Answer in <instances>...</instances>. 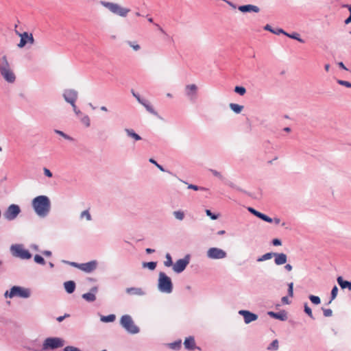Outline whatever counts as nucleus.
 <instances>
[{
	"mask_svg": "<svg viewBox=\"0 0 351 351\" xmlns=\"http://www.w3.org/2000/svg\"><path fill=\"white\" fill-rule=\"evenodd\" d=\"M72 106L73 110L76 115L79 116V115L82 114V112L77 108L75 104L74 106Z\"/></svg>",
	"mask_w": 351,
	"mask_h": 351,
	"instance_id": "60",
	"label": "nucleus"
},
{
	"mask_svg": "<svg viewBox=\"0 0 351 351\" xmlns=\"http://www.w3.org/2000/svg\"><path fill=\"white\" fill-rule=\"evenodd\" d=\"M234 92L240 95H244L246 93V89L243 86H237L234 88Z\"/></svg>",
	"mask_w": 351,
	"mask_h": 351,
	"instance_id": "42",
	"label": "nucleus"
},
{
	"mask_svg": "<svg viewBox=\"0 0 351 351\" xmlns=\"http://www.w3.org/2000/svg\"><path fill=\"white\" fill-rule=\"evenodd\" d=\"M337 282L342 289H348L351 291V282L344 280L341 276L337 278Z\"/></svg>",
	"mask_w": 351,
	"mask_h": 351,
	"instance_id": "24",
	"label": "nucleus"
},
{
	"mask_svg": "<svg viewBox=\"0 0 351 351\" xmlns=\"http://www.w3.org/2000/svg\"><path fill=\"white\" fill-rule=\"evenodd\" d=\"M64 351H82V350H81L78 348L71 346H68L64 348Z\"/></svg>",
	"mask_w": 351,
	"mask_h": 351,
	"instance_id": "55",
	"label": "nucleus"
},
{
	"mask_svg": "<svg viewBox=\"0 0 351 351\" xmlns=\"http://www.w3.org/2000/svg\"><path fill=\"white\" fill-rule=\"evenodd\" d=\"M100 4L112 13L121 17L127 16L128 14L130 12L129 8L121 7L119 4L116 3L101 1Z\"/></svg>",
	"mask_w": 351,
	"mask_h": 351,
	"instance_id": "5",
	"label": "nucleus"
},
{
	"mask_svg": "<svg viewBox=\"0 0 351 351\" xmlns=\"http://www.w3.org/2000/svg\"><path fill=\"white\" fill-rule=\"evenodd\" d=\"M288 295L291 297L293 295V283L290 282L288 284Z\"/></svg>",
	"mask_w": 351,
	"mask_h": 351,
	"instance_id": "56",
	"label": "nucleus"
},
{
	"mask_svg": "<svg viewBox=\"0 0 351 351\" xmlns=\"http://www.w3.org/2000/svg\"><path fill=\"white\" fill-rule=\"evenodd\" d=\"M16 33L21 38L20 42L17 45L18 47L23 48L28 43L30 45H33L34 43V38L32 34H29L27 32L20 33L17 31H16Z\"/></svg>",
	"mask_w": 351,
	"mask_h": 351,
	"instance_id": "13",
	"label": "nucleus"
},
{
	"mask_svg": "<svg viewBox=\"0 0 351 351\" xmlns=\"http://www.w3.org/2000/svg\"><path fill=\"white\" fill-rule=\"evenodd\" d=\"M62 97L66 102L71 104V106H74L78 98V92L72 88L64 89Z\"/></svg>",
	"mask_w": 351,
	"mask_h": 351,
	"instance_id": "10",
	"label": "nucleus"
},
{
	"mask_svg": "<svg viewBox=\"0 0 351 351\" xmlns=\"http://www.w3.org/2000/svg\"><path fill=\"white\" fill-rule=\"evenodd\" d=\"M191 256L186 254L183 258L178 260L173 265V270L178 274L182 272L189 265Z\"/></svg>",
	"mask_w": 351,
	"mask_h": 351,
	"instance_id": "11",
	"label": "nucleus"
},
{
	"mask_svg": "<svg viewBox=\"0 0 351 351\" xmlns=\"http://www.w3.org/2000/svg\"><path fill=\"white\" fill-rule=\"evenodd\" d=\"M184 347L188 349L193 350L195 348V341L193 337H186L184 341Z\"/></svg>",
	"mask_w": 351,
	"mask_h": 351,
	"instance_id": "23",
	"label": "nucleus"
},
{
	"mask_svg": "<svg viewBox=\"0 0 351 351\" xmlns=\"http://www.w3.org/2000/svg\"><path fill=\"white\" fill-rule=\"evenodd\" d=\"M97 291H98L97 287H96V286L93 287L90 289V292L82 294V297L86 301H87L88 302H93L95 301V300H96L95 295L97 293Z\"/></svg>",
	"mask_w": 351,
	"mask_h": 351,
	"instance_id": "16",
	"label": "nucleus"
},
{
	"mask_svg": "<svg viewBox=\"0 0 351 351\" xmlns=\"http://www.w3.org/2000/svg\"><path fill=\"white\" fill-rule=\"evenodd\" d=\"M165 258H166V260L164 262L165 266L169 267L173 265L172 258H171L170 254H169V253L166 254Z\"/></svg>",
	"mask_w": 351,
	"mask_h": 351,
	"instance_id": "38",
	"label": "nucleus"
},
{
	"mask_svg": "<svg viewBox=\"0 0 351 351\" xmlns=\"http://www.w3.org/2000/svg\"><path fill=\"white\" fill-rule=\"evenodd\" d=\"M267 314L271 317L279 319L280 321H286L288 318L287 313L285 310L276 313L274 311H269Z\"/></svg>",
	"mask_w": 351,
	"mask_h": 351,
	"instance_id": "18",
	"label": "nucleus"
},
{
	"mask_svg": "<svg viewBox=\"0 0 351 351\" xmlns=\"http://www.w3.org/2000/svg\"><path fill=\"white\" fill-rule=\"evenodd\" d=\"M125 292L131 295L142 296L145 295V291L140 287H129L125 289Z\"/></svg>",
	"mask_w": 351,
	"mask_h": 351,
	"instance_id": "21",
	"label": "nucleus"
},
{
	"mask_svg": "<svg viewBox=\"0 0 351 351\" xmlns=\"http://www.w3.org/2000/svg\"><path fill=\"white\" fill-rule=\"evenodd\" d=\"M239 314L243 317L244 322L246 324L256 321L258 319V315L256 314L247 310H240L239 311Z\"/></svg>",
	"mask_w": 351,
	"mask_h": 351,
	"instance_id": "14",
	"label": "nucleus"
},
{
	"mask_svg": "<svg viewBox=\"0 0 351 351\" xmlns=\"http://www.w3.org/2000/svg\"><path fill=\"white\" fill-rule=\"evenodd\" d=\"M64 345V340L60 337H47L44 340L41 349L33 346H29L27 349L32 351H49L62 348Z\"/></svg>",
	"mask_w": 351,
	"mask_h": 351,
	"instance_id": "2",
	"label": "nucleus"
},
{
	"mask_svg": "<svg viewBox=\"0 0 351 351\" xmlns=\"http://www.w3.org/2000/svg\"><path fill=\"white\" fill-rule=\"evenodd\" d=\"M140 104L143 105L149 113L156 116L158 114L156 111L154 109V108L150 105L149 101H147L146 99H142L141 102H140Z\"/></svg>",
	"mask_w": 351,
	"mask_h": 351,
	"instance_id": "29",
	"label": "nucleus"
},
{
	"mask_svg": "<svg viewBox=\"0 0 351 351\" xmlns=\"http://www.w3.org/2000/svg\"><path fill=\"white\" fill-rule=\"evenodd\" d=\"M63 263L80 269L81 263H77L75 262H70V261H63Z\"/></svg>",
	"mask_w": 351,
	"mask_h": 351,
	"instance_id": "53",
	"label": "nucleus"
},
{
	"mask_svg": "<svg viewBox=\"0 0 351 351\" xmlns=\"http://www.w3.org/2000/svg\"><path fill=\"white\" fill-rule=\"evenodd\" d=\"M339 0H329V3L337 7L339 5Z\"/></svg>",
	"mask_w": 351,
	"mask_h": 351,
	"instance_id": "63",
	"label": "nucleus"
},
{
	"mask_svg": "<svg viewBox=\"0 0 351 351\" xmlns=\"http://www.w3.org/2000/svg\"><path fill=\"white\" fill-rule=\"evenodd\" d=\"M32 206L38 216L44 218L51 210V202L46 195H39L33 199Z\"/></svg>",
	"mask_w": 351,
	"mask_h": 351,
	"instance_id": "1",
	"label": "nucleus"
},
{
	"mask_svg": "<svg viewBox=\"0 0 351 351\" xmlns=\"http://www.w3.org/2000/svg\"><path fill=\"white\" fill-rule=\"evenodd\" d=\"M34 261L38 263L44 265L45 264V259L39 254H36L34 256Z\"/></svg>",
	"mask_w": 351,
	"mask_h": 351,
	"instance_id": "45",
	"label": "nucleus"
},
{
	"mask_svg": "<svg viewBox=\"0 0 351 351\" xmlns=\"http://www.w3.org/2000/svg\"><path fill=\"white\" fill-rule=\"evenodd\" d=\"M206 256L210 259H223L227 256V253L218 247H210L206 252Z\"/></svg>",
	"mask_w": 351,
	"mask_h": 351,
	"instance_id": "12",
	"label": "nucleus"
},
{
	"mask_svg": "<svg viewBox=\"0 0 351 351\" xmlns=\"http://www.w3.org/2000/svg\"><path fill=\"white\" fill-rule=\"evenodd\" d=\"M127 44L130 47H132L134 51H138L141 49L140 45L135 42H132V41L128 40Z\"/></svg>",
	"mask_w": 351,
	"mask_h": 351,
	"instance_id": "46",
	"label": "nucleus"
},
{
	"mask_svg": "<svg viewBox=\"0 0 351 351\" xmlns=\"http://www.w3.org/2000/svg\"><path fill=\"white\" fill-rule=\"evenodd\" d=\"M54 132L56 134H59L60 136H62L64 138H65L66 140H69V141H73V138L72 137H71L70 136L67 135L66 134H65L62 131H60V130H55Z\"/></svg>",
	"mask_w": 351,
	"mask_h": 351,
	"instance_id": "43",
	"label": "nucleus"
},
{
	"mask_svg": "<svg viewBox=\"0 0 351 351\" xmlns=\"http://www.w3.org/2000/svg\"><path fill=\"white\" fill-rule=\"evenodd\" d=\"M278 348V341L277 339L274 340L269 346L267 347L269 350H277Z\"/></svg>",
	"mask_w": 351,
	"mask_h": 351,
	"instance_id": "39",
	"label": "nucleus"
},
{
	"mask_svg": "<svg viewBox=\"0 0 351 351\" xmlns=\"http://www.w3.org/2000/svg\"><path fill=\"white\" fill-rule=\"evenodd\" d=\"M10 252L14 257L20 258L23 260H27L32 258V254L29 250L23 248L21 244H14L10 247Z\"/></svg>",
	"mask_w": 351,
	"mask_h": 351,
	"instance_id": "7",
	"label": "nucleus"
},
{
	"mask_svg": "<svg viewBox=\"0 0 351 351\" xmlns=\"http://www.w3.org/2000/svg\"><path fill=\"white\" fill-rule=\"evenodd\" d=\"M188 189H193V190H195V191H206L207 189L204 187H201V186H198L197 185H195V184H190L188 185Z\"/></svg>",
	"mask_w": 351,
	"mask_h": 351,
	"instance_id": "51",
	"label": "nucleus"
},
{
	"mask_svg": "<svg viewBox=\"0 0 351 351\" xmlns=\"http://www.w3.org/2000/svg\"><path fill=\"white\" fill-rule=\"evenodd\" d=\"M158 289L160 292L168 294L173 291V286L171 279L162 271L158 275Z\"/></svg>",
	"mask_w": 351,
	"mask_h": 351,
	"instance_id": "4",
	"label": "nucleus"
},
{
	"mask_svg": "<svg viewBox=\"0 0 351 351\" xmlns=\"http://www.w3.org/2000/svg\"><path fill=\"white\" fill-rule=\"evenodd\" d=\"M140 104L143 105L149 113L156 116L158 114L156 111L154 109V108L150 105L149 101H147L146 99H142L141 102H140Z\"/></svg>",
	"mask_w": 351,
	"mask_h": 351,
	"instance_id": "27",
	"label": "nucleus"
},
{
	"mask_svg": "<svg viewBox=\"0 0 351 351\" xmlns=\"http://www.w3.org/2000/svg\"><path fill=\"white\" fill-rule=\"evenodd\" d=\"M274 255H275V252L266 253V254H263V256H261V257H259L257 259V261L262 262V261H265L271 259L272 257H274Z\"/></svg>",
	"mask_w": 351,
	"mask_h": 351,
	"instance_id": "35",
	"label": "nucleus"
},
{
	"mask_svg": "<svg viewBox=\"0 0 351 351\" xmlns=\"http://www.w3.org/2000/svg\"><path fill=\"white\" fill-rule=\"evenodd\" d=\"M140 104L143 105L149 113L156 116L158 114L156 111L154 109V108L150 105L149 101H147L146 99H142L141 102H140Z\"/></svg>",
	"mask_w": 351,
	"mask_h": 351,
	"instance_id": "26",
	"label": "nucleus"
},
{
	"mask_svg": "<svg viewBox=\"0 0 351 351\" xmlns=\"http://www.w3.org/2000/svg\"><path fill=\"white\" fill-rule=\"evenodd\" d=\"M80 121L86 127H89L90 125V120L88 115H84L81 117Z\"/></svg>",
	"mask_w": 351,
	"mask_h": 351,
	"instance_id": "41",
	"label": "nucleus"
},
{
	"mask_svg": "<svg viewBox=\"0 0 351 351\" xmlns=\"http://www.w3.org/2000/svg\"><path fill=\"white\" fill-rule=\"evenodd\" d=\"M140 104L143 105L149 113L156 116L158 114L156 111L154 109V108L150 105L149 101H147L146 99H142L141 102H140Z\"/></svg>",
	"mask_w": 351,
	"mask_h": 351,
	"instance_id": "28",
	"label": "nucleus"
},
{
	"mask_svg": "<svg viewBox=\"0 0 351 351\" xmlns=\"http://www.w3.org/2000/svg\"><path fill=\"white\" fill-rule=\"evenodd\" d=\"M281 302L283 304H289L291 303V301L289 300L287 296L282 297Z\"/></svg>",
	"mask_w": 351,
	"mask_h": 351,
	"instance_id": "61",
	"label": "nucleus"
},
{
	"mask_svg": "<svg viewBox=\"0 0 351 351\" xmlns=\"http://www.w3.org/2000/svg\"><path fill=\"white\" fill-rule=\"evenodd\" d=\"M70 317V315L68 313H65L63 316H59L56 318V320L58 322H62L65 318Z\"/></svg>",
	"mask_w": 351,
	"mask_h": 351,
	"instance_id": "59",
	"label": "nucleus"
},
{
	"mask_svg": "<svg viewBox=\"0 0 351 351\" xmlns=\"http://www.w3.org/2000/svg\"><path fill=\"white\" fill-rule=\"evenodd\" d=\"M31 295V291L28 288L19 286H13L10 290L9 298L19 297L21 298H28Z\"/></svg>",
	"mask_w": 351,
	"mask_h": 351,
	"instance_id": "8",
	"label": "nucleus"
},
{
	"mask_svg": "<svg viewBox=\"0 0 351 351\" xmlns=\"http://www.w3.org/2000/svg\"><path fill=\"white\" fill-rule=\"evenodd\" d=\"M21 210L19 205L11 204L3 213V217L8 221L14 220L21 213Z\"/></svg>",
	"mask_w": 351,
	"mask_h": 351,
	"instance_id": "9",
	"label": "nucleus"
},
{
	"mask_svg": "<svg viewBox=\"0 0 351 351\" xmlns=\"http://www.w3.org/2000/svg\"><path fill=\"white\" fill-rule=\"evenodd\" d=\"M97 266V261H91L88 263H81L80 269L86 273H90L96 269Z\"/></svg>",
	"mask_w": 351,
	"mask_h": 351,
	"instance_id": "15",
	"label": "nucleus"
},
{
	"mask_svg": "<svg viewBox=\"0 0 351 351\" xmlns=\"http://www.w3.org/2000/svg\"><path fill=\"white\" fill-rule=\"evenodd\" d=\"M173 215L176 219L179 221H182L185 217L184 212L180 210L173 211Z\"/></svg>",
	"mask_w": 351,
	"mask_h": 351,
	"instance_id": "34",
	"label": "nucleus"
},
{
	"mask_svg": "<svg viewBox=\"0 0 351 351\" xmlns=\"http://www.w3.org/2000/svg\"><path fill=\"white\" fill-rule=\"evenodd\" d=\"M238 9L242 12H258L260 11V8L258 6L251 4L240 5Z\"/></svg>",
	"mask_w": 351,
	"mask_h": 351,
	"instance_id": "19",
	"label": "nucleus"
},
{
	"mask_svg": "<svg viewBox=\"0 0 351 351\" xmlns=\"http://www.w3.org/2000/svg\"><path fill=\"white\" fill-rule=\"evenodd\" d=\"M322 310H323L324 315L325 317H330V316H332V311L331 309H330V308H322Z\"/></svg>",
	"mask_w": 351,
	"mask_h": 351,
	"instance_id": "57",
	"label": "nucleus"
},
{
	"mask_svg": "<svg viewBox=\"0 0 351 351\" xmlns=\"http://www.w3.org/2000/svg\"><path fill=\"white\" fill-rule=\"evenodd\" d=\"M247 210L253 214L254 215H255L256 217H258L259 219L266 221V222H268V223H272L273 222V219H271V217H268L267 215L256 210V209H254V208H252V207H248L247 208Z\"/></svg>",
	"mask_w": 351,
	"mask_h": 351,
	"instance_id": "17",
	"label": "nucleus"
},
{
	"mask_svg": "<svg viewBox=\"0 0 351 351\" xmlns=\"http://www.w3.org/2000/svg\"><path fill=\"white\" fill-rule=\"evenodd\" d=\"M230 109L237 114H239L243 109V106L237 104L231 103L229 105Z\"/></svg>",
	"mask_w": 351,
	"mask_h": 351,
	"instance_id": "32",
	"label": "nucleus"
},
{
	"mask_svg": "<svg viewBox=\"0 0 351 351\" xmlns=\"http://www.w3.org/2000/svg\"><path fill=\"white\" fill-rule=\"evenodd\" d=\"M274 257L275 258L274 262L275 264L277 265H281L287 263V256L284 253H276L275 255H274Z\"/></svg>",
	"mask_w": 351,
	"mask_h": 351,
	"instance_id": "22",
	"label": "nucleus"
},
{
	"mask_svg": "<svg viewBox=\"0 0 351 351\" xmlns=\"http://www.w3.org/2000/svg\"><path fill=\"white\" fill-rule=\"evenodd\" d=\"M156 265H157V263L154 262V261L143 263V267H144V268L147 267L150 270L155 269L156 267Z\"/></svg>",
	"mask_w": 351,
	"mask_h": 351,
	"instance_id": "36",
	"label": "nucleus"
},
{
	"mask_svg": "<svg viewBox=\"0 0 351 351\" xmlns=\"http://www.w3.org/2000/svg\"><path fill=\"white\" fill-rule=\"evenodd\" d=\"M149 162L155 165L161 171L168 172L169 173L172 174V173H171L170 171L165 169L164 167L162 165H160V164H158L154 159L149 158Z\"/></svg>",
	"mask_w": 351,
	"mask_h": 351,
	"instance_id": "37",
	"label": "nucleus"
},
{
	"mask_svg": "<svg viewBox=\"0 0 351 351\" xmlns=\"http://www.w3.org/2000/svg\"><path fill=\"white\" fill-rule=\"evenodd\" d=\"M272 244L275 246L281 245L282 242L279 239H274L272 240Z\"/></svg>",
	"mask_w": 351,
	"mask_h": 351,
	"instance_id": "62",
	"label": "nucleus"
},
{
	"mask_svg": "<svg viewBox=\"0 0 351 351\" xmlns=\"http://www.w3.org/2000/svg\"><path fill=\"white\" fill-rule=\"evenodd\" d=\"M80 217L81 218H84V217H86V219L88 220V221H90L91 220V215L90 214V213L88 212V210H84L81 213V215H80Z\"/></svg>",
	"mask_w": 351,
	"mask_h": 351,
	"instance_id": "50",
	"label": "nucleus"
},
{
	"mask_svg": "<svg viewBox=\"0 0 351 351\" xmlns=\"http://www.w3.org/2000/svg\"><path fill=\"white\" fill-rule=\"evenodd\" d=\"M338 293V288L337 286H334L331 291V298L330 300L328 302V304H330L337 295Z\"/></svg>",
	"mask_w": 351,
	"mask_h": 351,
	"instance_id": "48",
	"label": "nucleus"
},
{
	"mask_svg": "<svg viewBox=\"0 0 351 351\" xmlns=\"http://www.w3.org/2000/svg\"><path fill=\"white\" fill-rule=\"evenodd\" d=\"M308 299L314 304H319L321 302L319 297L313 295H308Z\"/></svg>",
	"mask_w": 351,
	"mask_h": 351,
	"instance_id": "47",
	"label": "nucleus"
},
{
	"mask_svg": "<svg viewBox=\"0 0 351 351\" xmlns=\"http://www.w3.org/2000/svg\"><path fill=\"white\" fill-rule=\"evenodd\" d=\"M64 287L68 293H72L75 289V282L73 280H69L64 283Z\"/></svg>",
	"mask_w": 351,
	"mask_h": 351,
	"instance_id": "25",
	"label": "nucleus"
},
{
	"mask_svg": "<svg viewBox=\"0 0 351 351\" xmlns=\"http://www.w3.org/2000/svg\"><path fill=\"white\" fill-rule=\"evenodd\" d=\"M116 316L114 314H110L106 316L101 315V321L103 322H112L115 320Z\"/></svg>",
	"mask_w": 351,
	"mask_h": 351,
	"instance_id": "33",
	"label": "nucleus"
},
{
	"mask_svg": "<svg viewBox=\"0 0 351 351\" xmlns=\"http://www.w3.org/2000/svg\"><path fill=\"white\" fill-rule=\"evenodd\" d=\"M337 82L339 84L344 86L347 88H351V83L348 81H345V80H337Z\"/></svg>",
	"mask_w": 351,
	"mask_h": 351,
	"instance_id": "52",
	"label": "nucleus"
},
{
	"mask_svg": "<svg viewBox=\"0 0 351 351\" xmlns=\"http://www.w3.org/2000/svg\"><path fill=\"white\" fill-rule=\"evenodd\" d=\"M0 73L3 78L8 83H14L16 76L10 68L5 56L0 58Z\"/></svg>",
	"mask_w": 351,
	"mask_h": 351,
	"instance_id": "3",
	"label": "nucleus"
},
{
	"mask_svg": "<svg viewBox=\"0 0 351 351\" xmlns=\"http://www.w3.org/2000/svg\"><path fill=\"white\" fill-rule=\"evenodd\" d=\"M128 136L134 138L135 141H140L142 138L132 129L125 128L124 130Z\"/></svg>",
	"mask_w": 351,
	"mask_h": 351,
	"instance_id": "30",
	"label": "nucleus"
},
{
	"mask_svg": "<svg viewBox=\"0 0 351 351\" xmlns=\"http://www.w3.org/2000/svg\"><path fill=\"white\" fill-rule=\"evenodd\" d=\"M120 324L130 334L135 335L140 332L138 326L134 324L129 315H124L121 317Z\"/></svg>",
	"mask_w": 351,
	"mask_h": 351,
	"instance_id": "6",
	"label": "nucleus"
},
{
	"mask_svg": "<svg viewBox=\"0 0 351 351\" xmlns=\"http://www.w3.org/2000/svg\"><path fill=\"white\" fill-rule=\"evenodd\" d=\"M197 90V87L195 84L186 85V88H185L186 95L191 99H193L196 96Z\"/></svg>",
	"mask_w": 351,
	"mask_h": 351,
	"instance_id": "20",
	"label": "nucleus"
},
{
	"mask_svg": "<svg viewBox=\"0 0 351 351\" xmlns=\"http://www.w3.org/2000/svg\"><path fill=\"white\" fill-rule=\"evenodd\" d=\"M264 29H265L267 31H269V32H272L273 34H277V35L280 34H285V32L282 29H281V28L273 29L271 27V26L268 24L264 27Z\"/></svg>",
	"mask_w": 351,
	"mask_h": 351,
	"instance_id": "31",
	"label": "nucleus"
},
{
	"mask_svg": "<svg viewBox=\"0 0 351 351\" xmlns=\"http://www.w3.org/2000/svg\"><path fill=\"white\" fill-rule=\"evenodd\" d=\"M351 23V13L350 12L349 16L345 20L346 24H349Z\"/></svg>",
	"mask_w": 351,
	"mask_h": 351,
	"instance_id": "64",
	"label": "nucleus"
},
{
	"mask_svg": "<svg viewBox=\"0 0 351 351\" xmlns=\"http://www.w3.org/2000/svg\"><path fill=\"white\" fill-rule=\"evenodd\" d=\"M285 35H286L287 36L289 37V38H291L293 39H295V40H299L300 42H302V43H304V41L302 39L300 38V35L298 33H293V34H288L285 32V34H284Z\"/></svg>",
	"mask_w": 351,
	"mask_h": 351,
	"instance_id": "44",
	"label": "nucleus"
},
{
	"mask_svg": "<svg viewBox=\"0 0 351 351\" xmlns=\"http://www.w3.org/2000/svg\"><path fill=\"white\" fill-rule=\"evenodd\" d=\"M206 214L207 216L210 217V219L215 220L218 218V215L213 213L210 210H206Z\"/></svg>",
	"mask_w": 351,
	"mask_h": 351,
	"instance_id": "54",
	"label": "nucleus"
},
{
	"mask_svg": "<svg viewBox=\"0 0 351 351\" xmlns=\"http://www.w3.org/2000/svg\"><path fill=\"white\" fill-rule=\"evenodd\" d=\"M214 176L218 178L219 179H220L221 180L223 181L224 180V177L221 175V173L219 171H217V170H215V169H210L209 170Z\"/></svg>",
	"mask_w": 351,
	"mask_h": 351,
	"instance_id": "49",
	"label": "nucleus"
},
{
	"mask_svg": "<svg viewBox=\"0 0 351 351\" xmlns=\"http://www.w3.org/2000/svg\"><path fill=\"white\" fill-rule=\"evenodd\" d=\"M43 172H44L45 176L48 178H51L53 176V174L51 172V171L46 167L43 168Z\"/></svg>",
	"mask_w": 351,
	"mask_h": 351,
	"instance_id": "58",
	"label": "nucleus"
},
{
	"mask_svg": "<svg viewBox=\"0 0 351 351\" xmlns=\"http://www.w3.org/2000/svg\"><path fill=\"white\" fill-rule=\"evenodd\" d=\"M223 182H224L225 184H226L227 186H230L232 189H236L239 191H242L239 186H237L235 184H234L232 182H231L230 180H226L224 178Z\"/></svg>",
	"mask_w": 351,
	"mask_h": 351,
	"instance_id": "40",
	"label": "nucleus"
}]
</instances>
